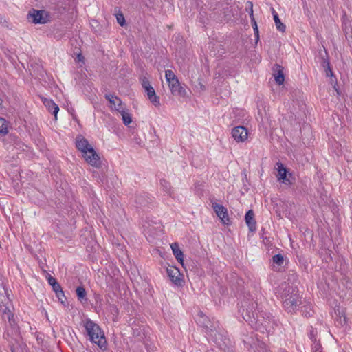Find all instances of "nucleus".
I'll return each instance as SVG.
<instances>
[{
    "instance_id": "32",
    "label": "nucleus",
    "mask_w": 352,
    "mask_h": 352,
    "mask_svg": "<svg viewBox=\"0 0 352 352\" xmlns=\"http://www.w3.org/2000/svg\"><path fill=\"white\" fill-rule=\"evenodd\" d=\"M279 352H287V351L286 350H285V349H280L279 351Z\"/></svg>"
},
{
    "instance_id": "20",
    "label": "nucleus",
    "mask_w": 352,
    "mask_h": 352,
    "mask_svg": "<svg viewBox=\"0 0 352 352\" xmlns=\"http://www.w3.org/2000/svg\"><path fill=\"white\" fill-rule=\"evenodd\" d=\"M161 187L164 192H166L168 195L171 196L173 195V190L170 186V184L163 179L160 182Z\"/></svg>"
},
{
    "instance_id": "6",
    "label": "nucleus",
    "mask_w": 352,
    "mask_h": 352,
    "mask_svg": "<svg viewBox=\"0 0 352 352\" xmlns=\"http://www.w3.org/2000/svg\"><path fill=\"white\" fill-rule=\"evenodd\" d=\"M10 300L7 294V291L3 288L2 291H0V308L3 312V318L11 321L13 315L10 309Z\"/></svg>"
},
{
    "instance_id": "33",
    "label": "nucleus",
    "mask_w": 352,
    "mask_h": 352,
    "mask_svg": "<svg viewBox=\"0 0 352 352\" xmlns=\"http://www.w3.org/2000/svg\"><path fill=\"white\" fill-rule=\"evenodd\" d=\"M78 60H82V56H81V55H78Z\"/></svg>"
},
{
    "instance_id": "4",
    "label": "nucleus",
    "mask_w": 352,
    "mask_h": 352,
    "mask_svg": "<svg viewBox=\"0 0 352 352\" xmlns=\"http://www.w3.org/2000/svg\"><path fill=\"white\" fill-rule=\"evenodd\" d=\"M28 19L35 24H45L51 21V16L45 10H32L30 11Z\"/></svg>"
},
{
    "instance_id": "30",
    "label": "nucleus",
    "mask_w": 352,
    "mask_h": 352,
    "mask_svg": "<svg viewBox=\"0 0 352 352\" xmlns=\"http://www.w3.org/2000/svg\"><path fill=\"white\" fill-rule=\"evenodd\" d=\"M249 7L250 8V16H253V4L252 2H248Z\"/></svg>"
},
{
    "instance_id": "23",
    "label": "nucleus",
    "mask_w": 352,
    "mask_h": 352,
    "mask_svg": "<svg viewBox=\"0 0 352 352\" xmlns=\"http://www.w3.org/2000/svg\"><path fill=\"white\" fill-rule=\"evenodd\" d=\"M53 288V290L56 294V296L58 298H60L61 296H64L63 292L61 289L60 285L56 283L55 285L52 286Z\"/></svg>"
},
{
    "instance_id": "8",
    "label": "nucleus",
    "mask_w": 352,
    "mask_h": 352,
    "mask_svg": "<svg viewBox=\"0 0 352 352\" xmlns=\"http://www.w3.org/2000/svg\"><path fill=\"white\" fill-rule=\"evenodd\" d=\"M75 144L77 149L82 153V157L87 153V151H90V149L93 147L89 141L82 135L76 136Z\"/></svg>"
},
{
    "instance_id": "2",
    "label": "nucleus",
    "mask_w": 352,
    "mask_h": 352,
    "mask_svg": "<svg viewBox=\"0 0 352 352\" xmlns=\"http://www.w3.org/2000/svg\"><path fill=\"white\" fill-rule=\"evenodd\" d=\"M289 292V293L285 294L282 296L283 307L288 312H293L297 309L298 305L301 303L300 296L294 288H292V291Z\"/></svg>"
},
{
    "instance_id": "14",
    "label": "nucleus",
    "mask_w": 352,
    "mask_h": 352,
    "mask_svg": "<svg viewBox=\"0 0 352 352\" xmlns=\"http://www.w3.org/2000/svg\"><path fill=\"white\" fill-rule=\"evenodd\" d=\"M42 102L48 111H52L54 116L55 120L57 119V114L59 111L58 106L51 99L45 98H42Z\"/></svg>"
},
{
    "instance_id": "11",
    "label": "nucleus",
    "mask_w": 352,
    "mask_h": 352,
    "mask_svg": "<svg viewBox=\"0 0 352 352\" xmlns=\"http://www.w3.org/2000/svg\"><path fill=\"white\" fill-rule=\"evenodd\" d=\"M105 98L109 102V107L111 110H115L118 112H120L126 107L122 100L116 96L107 94L105 95Z\"/></svg>"
},
{
    "instance_id": "31",
    "label": "nucleus",
    "mask_w": 352,
    "mask_h": 352,
    "mask_svg": "<svg viewBox=\"0 0 352 352\" xmlns=\"http://www.w3.org/2000/svg\"><path fill=\"white\" fill-rule=\"evenodd\" d=\"M199 85H200V88H201V90L204 91V90L206 89L205 86L201 82H199Z\"/></svg>"
},
{
    "instance_id": "3",
    "label": "nucleus",
    "mask_w": 352,
    "mask_h": 352,
    "mask_svg": "<svg viewBox=\"0 0 352 352\" xmlns=\"http://www.w3.org/2000/svg\"><path fill=\"white\" fill-rule=\"evenodd\" d=\"M165 78L173 95L184 96L186 94L185 89L181 85L177 77L172 70L165 71Z\"/></svg>"
},
{
    "instance_id": "13",
    "label": "nucleus",
    "mask_w": 352,
    "mask_h": 352,
    "mask_svg": "<svg viewBox=\"0 0 352 352\" xmlns=\"http://www.w3.org/2000/svg\"><path fill=\"white\" fill-rule=\"evenodd\" d=\"M212 208L217 215L221 219L222 223L224 224L228 223L229 218L227 209L222 205L217 203L212 204Z\"/></svg>"
},
{
    "instance_id": "1",
    "label": "nucleus",
    "mask_w": 352,
    "mask_h": 352,
    "mask_svg": "<svg viewBox=\"0 0 352 352\" xmlns=\"http://www.w3.org/2000/svg\"><path fill=\"white\" fill-rule=\"evenodd\" d=\"M83 327L91 342L97 344L100 349L106 348L107 341L104 333L98 324L87 318L83 321Z\"/></svg>"
},
{
    "instance_id": "15",
    "label": "nucleus",
    "mask_w": 352,
    "mask_h": 352,
    "mask_svg": "<svg viewBox=\"0 0 352 352\" xmlns=\"http://www.w3.org/2000/svg\"><path fill=\"white\" fill-rule=\"evenodd\" d=\"M170 248L172 249L173 253L175 257L177 258L178 262L184 265V254L181 250L179 244L177 243H173L170 244Z\"/></svg>"
},
{
    "instance_id": "35",
    "label": "nucleus",
    "mask_w": 352,
    "mask_h": 352,
    "mask_svg": "<svg viewBox=\"0 0 352 352\" xmlns=\"http://www.w3.org/2000/svg\"><path fill=\"white\" fill-rule=\"evenodd\" d=\"M332 74V71H329V72H327V75L329 76V74Z\"/></svg>"
},
{
    "instance_id": "5",
    "label": "nucleus",
    "mask_w": 352,
    "mask_h": 352,
    "mask_svg": "<svg viewBox=\"0 0 352 352\" xmlns=\"http://www.w3.org/2000/svg\"><path fill=\"white\" fill-rule=\"evenodd\" d=\"M140 81L149 101L155 107H160V97L156 95L155 91L154 88L151 85L149 80L146 77H142L140 78Z\"/></svg>"
},
{
    "instance_id": "17",
    "label": "nucleus",
    "mask_w": 352,
    "mask_h": 352,
    "mask_svg": "<svg viewBox=\"0 0 352 352\" xmlns=\"http://www.w3.org/2000/svg\"><path fill=\"white\" fill-rule=\"evenodd\" d=\"M336 320L338 326H344L346 324V317L342 309H338L335 311Z\"/></svg>"
},
{
    "instance_id": "22",
    "label": "nucleus",
    "mask_w": 352,
    "mask_h": 352,
    "mask_svg": "<svg viewBox=\"0 0 352 352\" xmlns=\"http://www.w3.org/2000/svg\"><path fill=\"white\" fill-rule=\"evenodd\" d=\"M274 79L276 82L280 85L284 82L285 77L281 70H278L277 73L274 74Z\"/></svg>"
},
{
    "instance_id": "12",
    "label": "nucleus",
    "mask_w": 352,
    "mask_h": 352,
    "mask_svg": "<svg viewBox=\"0 0 352 352\" xmlns=\"http://www.w3.org/2000/svg\"><path fill=\"white\" fill-rule=\"evenodd\" d=\"M276 166L278 171L277 179L285 184H292V181L290 179L291 175L287 177V170L283 164L280 162H277L276 164Z\"/></svg>"
},
{
    "instance_id": "16",
    "label": "nucleus",
    "mask_w": 352,
    "mask_h": 352,
    "mask_svg": "<svg viewBox=\"0 0 352 352\" xmlns=\"http://www.w3.org/2000/svg\"><path fill=\"white\" fill-rule=\"evenodd\" d=\"M246 224L248 225L250 231L256 230V221L254 220V214L252 210H248L245 216Z\"/></svg>"
},
{
    "instance_id": "18",
    "label": "nucleus",
    "mask_w": 352,
    "mask_h": 352,
    "mask_svg": "<svg viewBox=\"0 0 352 352\" xmlns=\"http://www.w3.org/2000/svg\"><path fill=\"white\" fill-rule=\"evenodd\" d=\"M122 116L123 123L129 126L132 122V118L129 111L125 107L119 112Z\"/></svg>"
},
{
    "instance_id": "7",
    "label": "nucleus",
    "mask_w": 352,
    "mask_h": 352,
    "mask_svg": "<svg viewBox=\"0 0 352 352\" xmlns=\"http://www.w3.org/2000/svg\"><path fill=\"white\" fill-rule=\"evenodd\" d=\"M83 159L87 163L95 168H99L100 166V159L98 154L92 147L90 151H87L83 156Z\"/></svg>"
},
{
    "instance_id": "21",
    "label": "nucleus",
    "mask_w": 352,
    "mask_h": 352,
    "mask_svg": "<svg viewBox=\"0 0 352 352\" xmlns=\"http://www.w3.org/2000/svg\"><path fill=\"white\" fill-rule=\"evenodd\" d=\"M8 133V123L3 118L0 117V135H5Z\"/></svg>"
},
{
    "instance_id": "10",
    "label": "nucleus",
    "mask_w": 352,
    "mask_h": 352,
    "mask_svg": "<svg viewBox=\"0 0 352 352\" xmlns=\"http://www.w3.org/2000/svg\"><path fill=\"white\" fill-rule=\"evenodd\" d=\"M167 274L170 280L176 285H182L183 283L182 275L178 268L170 266L166 270Z\"/></svg>"
},
{
    "instance_id": "27",
    "label": "nucleus",
    "mask_w": 352,
    "mask_h": 352,
    "mask_svg": "<svg viewBox=\"0 0 352 352\" xmlns=\"http://www.w3.org/2000/svg\"><path fill=\"white\" fill-rule=\"evenodd\" d=\"M47 279L48 283L51 286L55 285L57 283L56 280L54 277H52L50 274H47Z\"/></svg>"
},
{
    "instance_id": "24",
    "label": "nucleus",
    "mask_w": 352,
    "mask_h": 352,
    "mask_svg": "<svg viewBox=\"0 0 352 352\" xmlns=\"http://www.w3.org/2000/svg\"><path fill=\"white\" fill-rule=\"evenodd\" d=\"M272 261L273 263L277 264L278 265H282L284 262V257L283 255L278 254L273 256Z\"/></svg>"
},
{
    "instance_id": "26",
    "label": "nucleus",
    "mask_w": 352,
    "mask_h": 352,
    "mask_svg": "<svg viewBox=\"0 0 352 352\" xmlns=\"http://www.w3.org/2000/svg\"><path fill=\"white\" fill-rule=\"evenodd\" d=\"M116 19H117L118 23L121 26H124V25L125 24V19H124V15L122 14H121V13L117 14Z\"/></svg>"
},
{
    "instance_id": "9",
    "label": "nucleus",
    "mask_w": 352,
    "mask_h": 352,
    "mask_svg": "<svg viewBox=\"0 0 352 352\" xmlns=\"http://www.w3.org/2000/svg\"><path fill=\"white\" fill-rule=\"evenodd\" d=\"M232 136L237 142H245L248 137V132L245 127L239 126L232 130Z\"/></svg>"
},
{
    "instance_id": "19",
    "label": "nucleus",
    "mask_w": 352,
    "mask_h": 352,
    "mask_svg": "<svg viewBox=\"0 0 352 352\" xmlns=\"http://www.w3.org/2000/svg\"><path fill=\"white\" fill-rule=\"evenodd\" d=\"M272 14L277 30L284 32L285 31V25L281 23L277 12L274 9L272 10Z\"/></svg>"
},
{
    "instance_id": "28",
    "label": "nucleus",
    "mask_w": 352,
    "mask_h": 352,
    "mask_svg": "<svg viewBox=\"0 0 352 352\" xmlns=\"http://www.w3.org/2000/svg\"><path fill=\"white\" fill-rule=\"evenodd\" d=\"M312 349L314 352H322L320 345L318 343H314Z\"/></svg>"
},
{
    "instance_id": "29",
    "label": "nucleus",
    "mask_w": 352,
    "mask_h": 352,
    "mask_svg": "<svg viewBox=\"0 0 352 352\" xmlns=\"http://www.w3.org/2000/svg\"><path fill=\"white\" fill-rule=\"evenodd\" d=\"M252 22H254V27H253V28H254L255 34L258 37V27H257L256 23L254 21V18H252Z\"/></svg>"
},
{
    "instance_id": "25",
    "label": "nucleus",
    "mask_w": 352,
    "mask_h": 352,
    "mask_svg": "<svg viewBox=\"0 0 352 352\" xmlns=\"http://www.w3.org/2000/svg\"><path fill=\"white\" fill-rule=\"evenodd\" d=\"M76 292L79 299H84L85 298L87 293L83 287H78Z\"/></svg>"
},
{
    "instance_id": "34",
    "label": "nucleus",
    "mask_w": 352,
    "mask_h": 352,
    "mask_svg": "<svg viewBox=\"0 0 352 352\" xmlns=\"http://www.w3.org/2000/svg\"><path fill=\"white\" fill-rule=\"evenodd\" d=\"M332 74V71H329V72H327V75L329 76V74Z\"/></svg>"
}]
</instances>
